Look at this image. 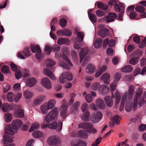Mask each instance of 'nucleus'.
Returning <instances> with one entry per match:
<instances>
[{
    "mask_svg": "<svg viewBox=\"0 0 146 146\" xmlns=\"http://www.w3.org/2000/svg\"><path fill=\"white\" fill-rule=\"evenodd\" d=\"M134 92V87L133 86L130 85L129 87L128 93V99H127V103L125 107L126 111L128 112H130L132 109L133 103L131 100Z\"/></svg>",
    "mask_w": 146,
    "mask_h": 146,
    "instance_id": "nucleus-1",
    "label": "nucleus"
},
{
    "mask_svg": "<svg viewBox=\"0 0 146 146\" xmlns=\"http://www.w3.org/2000/svg\"><path fill=\"white\" fill-rule=\"evenodd\" d=\"M58 115V110L57 108H55L46 115L44 120L47 123H49L57 119Z\"/></svg>",
    "mask_w": 146,
    "mask_h": 146,
    "instance_id": "nucleus-2",
    "label": "nucleus"
},
{
    "mask_svg": "<svg viewBox=\"0 0 146 146\" xmlns=\"http://www.w3.org/2000/svg\"><path fill=\"white\" fill-rule=\"evenodd\" d=\"M114 8L116 12H120L118 15V18L120 21H122V17L124 11V8L123 5L121 4L118 5L117 3H115L114 5Z\"/></svg>",
    "mask_w": 146,
    "mask_h": 146,
    "instance_id": "nucleus-3",
    "label": "nucleus"
},
{
    "mask_svg": "<svg viewBox=\"0 0 146 146\" xmlns=\"http://www.w3.org/2000/svg\"><path fill=\"white\" fill-rule=\"evenodd\" d=\"M73 78L72 74L70 72H63L59 77L60 83L63 84L66 80H71Z\"/></svg>",
    "mask_w": 146,
    "mask_h": 146,
    "instance_id": "nucleus-4",
    "label": "nucleus"
},
{
    "mask_svg": "<svg viewBox=\"0 0 146 146\" xmlns=\"http://www.w3.org/2000/svg\"><path fill=\"white\" fill-rule=\"evenodd\" d=\"M61 50L63 54V59L70 66H73L72 64L67 57V55H69L70 54L68 48L66 46H63L61 48Z\"/></svg>",
    "mask_w": 146,
    "mask_h": 146,
    "instance_id": "nucleus-5",
    "label": "nucleus"
},
{
    "mask_svg": "<svg viewBox=\"0 0 146 146\" xmlns=\"http://www.w3.org/2000/svg\"><path fill=\"white\" fill-rule=\"evenodd\" d=\"M60 143V139L57 136H52L49 137L47 139L48 143L50 145L56 146Z\"/></svg>",
    "mask_w": 146,
    "mask_h": 146,
    "instance_id": "nucleus-6",
    "label": "nucleus"
},
{
    "mask_svg": "<svg viewBox=\"0 0 146 146\" xmlns=\"http://www.w3.org/2000/svg\"><path fill=\"white\" fill-rule=\"evenodd\" d=\"M62 122H60L57 123L56 121H54L48 125V127L50 129H56V131H59L62 129Z\"/></svg>",
    "mask_w": 146,
    "mask_h": 146,
    "instance_id": "nucleus-7",
    "label": "nucleus"
},
{
    "mask_svg": "<svg viewBox=\"0 0 146 146\" xmlns=\"http://www.w3.org/2000/svg\"><path fill=\"white\" fill-rule=\"evenodd\" d=\"M71 144L72 146H86L87 143L83 140L76 139L73 140L71 142Z\"/></svg>",
    "mask_w": 146,
    "mask_h": 146,
    "instance_id": "nucleus-8",
    "label": "nucleus"
},
{
    "mask_svg": "<svg viewBox=\"0 0 146 146\" xmlns=\"http://www.w3.org/2000/svg\"><path fill=\"white\" fill-rule=\"evenodd\" d=\"M143 92L141 88H139L137 91L136 92V94L135 98L134 99H136L137 100H138L139 99V106L141 107L142 104H143L145 102V99L144 98H142L141 99H140V97H141L142 93Z\"/></svg>",
    "mask_w": 146,
    "mask_h": 146,
    "instance_id": "nucleus-9",
    "label": "nucleus"
},
{
    "mask_svg": "<svg viewBox=\"0 0 146 146\" xmlns=\"http://www.w3.org/2000/svg\"><path fill=\"white\" fill-rule=\"evenodd\" d=\"M102 113L100 111H95L92 115V122L96 123L99 121L102 118Z\"/></svg>",
    "mask_w": 146,
    "mask_h": 146,
    "instance_id": "nucleus-10",
    "label": "nucleus"
},
{
    "mask_svg": "<svg viewBox=\"0 0 146 146\" xmlns=\"http://www.w3.org/2000/svg\"><path fill=\"white\" fill-rule=\"evenodd\" d=\"M68 107V104L66 103H64L62 106L60 116L62 119H65L67 116V113L66 111Z\"/></svg>",
    "mask_w": 146,
    "mask_h": 146,
    "instance_id": "nucleus-11",
    "label": "nucleus"
},
{
    "mask_svg": "<svg viewBox=\"0 0 146 146\" xmlns=\"http://www.w3.org/2000/svg\"><path fill=\"white\" fill-rule=\"evenodd\" d=\"M22 124V122L21 119H15L13 121L11 126L13 129L17 130L21 126Z\"/></svg>",
    "mask_w": 146,
    "mask_h": 146,
    "instance_id": "nucleus-12",
    "label": "nucleus"
},
{
    "mask_svg": "<svg viewBox=\"0 0 146 146\" xmlns=\"http://www.w3.org/2000/svg\"><path fill=\"white\" fill-rule=\"evenodd\" d=\"M41 83L44 87L47 89H49L52 87L51 83L47 77L44 78L42 80Z\"/></svg>",
    "mask_w": 146,
    "mask_h": 146,
    "instance_id": "nucleus-13",
    "label": "nucleus"
},
{
    "mask_svg": "<svg viewBox=\"0 0 146 146\" xmlns=\"http://www.w3.org/2000/svg\"><path fill=\"white\" fill-rule=\"evenodd\" d=\"M89 50V49L86 47L82 49L79 54L80 62H82L84 57L88 54Z\"/></svg>",
    "mask_w": 146,
    "mask_h": 146,
    "instance_id": "nucleus-14",
    "label": "nucleus"
},
{
    "mask_svg": "<svg viewBox=\"0 0 146 146\" xmlns=\"http://www.w3.org/2000/svg\"><path fill=\"white\" fill-rule=\"evenodd\" d=\"M120 117L117 115H116L114 117L112 120L110 121L109 123V126L110 127L112 128L113 127L114 124L116 123L117 125H119L120 121L119 119Z\"/></svg>",
    "mask_w": 146,
    "mask_h": 146,
    "instance_id": "nucleus-15",
    "label": "nucleus"
},
{
    "mask_svg": "<svg viewBox=\"0 0 146 146\" xmlns=\"http://www.w3.org/2000/svg\"><path fill=\"white\" fill-rule=\"evenodd\" d=\"M78 127L79 128L87 129L91 128L92 127L93 125L90 123L84 122L79 123L78 125Z\"/></svg>",
    "mask_w": 146,
    "mask_h": 146,
    "instance_id": "nucleus-16",
    "label": "nucleus"
},
{
    "mask_svg": "<svg viewBox=\"0 0 146 146\" xmlns=\"http://www.w3.org/2000/svg\"><path fill=\"white\" fill-rule=\"evenodd\" d=\"M127 92L124 93L122 98L120 106L119 108L120 111H122L124 109V105L125 103H127Z\"/></svg>",
    "mask_w": 146,
    "mask_h": 146,
    "instance_id": "nucleus-17",
    "label": "nucleus"
},
{
    "mask_svg": "<svg viewBox=\"0 0 146 146\" xmlns=\"http://www.w3.org/2000/svg\"><path fill=\"white\" fill-rule=\"evenodd\" d=\"M87 131L83 130L79 131L78 133V137L82 138L87 139L88 136Z\"/></svg>",
    "mask_w": 146,
    "mask_h": 146,
    "instance_id": "nucleus-18",
    "label": "nucleus"
},
{
    "mask_svg": "<svg viewBox=\"0 0 146 146\" xmlns=\"http://www.w3.org/2000/svg\"><path fill=\"white\" fill-rule=\"evenodd\" d=\"M96 70L94 65L92 64H89L87 66L86 71L87 73L91 74L95 72Z\"/></svg>",
    "mask_w": 146,
    "mask_h": 146,
    "instance_id": "nucleus-19",
    "label": "nucleus"
},
{
    "mask_svg": "<svg viewBox=\"0 0 146 146\" xmlns=\"http://www.w3.org/2000/svg\"><path fill=\"white\" fill-rule=\"evenodd\" d=\"M80 103L79 102H76L74 103L70 109L71 113H75L77 112L78 108L80 106Z\"/></svg>",
    "mask_w": 146,
    "mask_h": 146,
    "instance_id": "nucleus-20",
    "label": "nucleus"
},
{
    "mask_svg": "<svg viewBox=\"0 0 146 146\" xmlns=\"http://www.w3.org/2000/svg\"><path fill=\"white\" fill-rule=\"evenodd\" d=\"M44 74L53 80H55V77L54 74L49 70L45 68L43 71Z\"/></svg>",
    "mask_w": 146,
    "mask_h": 146,
    "instance_id": "nucleus-21",
    "label": "nucleus"
},
{
    "mask_svg": "<svg viewBox=\"0 0 146 146\" xmlns=\"http://www.w3.org/2000/svg\"><path fill=\"white\" fill-rule=\"evenodd\" d=\"M109 31L107 29H102L98 31V34L102 38L106 37L109 34Z\"/></svg>",
    "mask_w": 146,
    "mask_h": 146,
    "instance_id": "nucleus-22",
    "label": "nucleus"
},
{
    "mask_svg": "<svg viewBox=\"0 0 146 146\" xmlns=\"http://www.w3.org/2000/svg\"><path fill=\"white\" fill-rule=\"evenodd\" d=\"M110 75L108 73H106L100 77V79L101 80L103 81L104 83L109 84L110 83Z\"/></svg>",
    "mask_w": 146,
    "mask_h": 146,
    "instance_id": "nucleus-23",
    "label": "nucleus"
},
{
    "mask_svg": "<svg viewBox=\"0 0 146 146\" xmlns=\"http://www.w3.org/2000/svg\"><path fill=\"white\" fill-rule=\"evenodd\" d=\"M104 99L108 106L110 107L113 106V100L112 98L110 96H106L104 97Z\"/></svg>",
    "mask_w": 146,
    "mask_h": 146,
    "instance_id": "nucleus-24",
    "label": "nucleus"
},
{
    "mask_svg": "<svg viewBox=\"0 0 146 146\" xmlns=\"http://www.w3.org/2000/svg\"><path fill=\"white\" fill-rule=\"evenodd\" d=\"M97 106L102 109H104L105 108V105L103 100L100 98L97 99L96 101Z\"/></svg>",
    "mask_w": 146,
    "mask_h": 146,
    "instance_id": "nucleus-25",
    "label": "nucleus"
},
{
    "mask_svg": "<svg viewBox=\"0 0 146 146\" xmlns=\"http://www.w3.org/2000/svg\"><path fill=\"white\" fill-rule=\"evenodd\" d=\"M14 116L16 117L22 118L24 115V111L23 109H20L15 111L14 113Z\"/></svg>",
    "mask_w": 146,
    "mask_h": 146,
    "instance_id": "nucleus-26",
    "label": "nucleus"
},
{
    "mask_svg": "<svg viewBox=\"0 0 146 146\" xmlns=\"http://www.w3.org/2000/svg\"><path fill=\"white\" fill-rule=\"evenodd\" d=\"M109 91V88L103 86H101L99 89V93L102 95L107 94Z\"/></svg>",
    "mask_w": 146,
    "mask_h": 146,
    "instance_id": "nucleus-27",
    "label": "nucleus"
},
{
    "mask_svg": "<svg viewBox=\"0 0 146 146\" xmlns=\"http://www.w3.org/2000/svg\"><path fill=\"white\" fill-rule=\"evenodd\" d=\"M37 81L34 78H29L27 81L26 85L31 87L34 86L36 83Z\"/></svg>",
    "mask_w": 146,
    "mask_h": 146,
    "instance_id": "nucleus-28",
    "label": "nucleus"
},
{
    "mask_svg": "<svg viewBox=\"0 0 146 146\" xmlns=\"http://www.w3.org/2000/svg\"><path fill=\"white\" fill-rule=\"evenodd\" d=\"M25 98L27 99L31 98L33 96V93L31 91L26 90L23 93Z\"/></svg>",
    "mask_w": 146,
    "mask_h": 146,
    "instance_id": "nucleus-29",
    "label": "nucleus"
},
{
    "mask_svg": "<svg viewBox=\"0 0 146 146\" xmlns=\"http://www.w3.org/2000/svg\"><path fill=\"white\" fill-rule=\"evenodd\" d=\"M2 110L5 112H8L12 110L11 106L7 103L3 104L1 108Z\"/></svg>",
    "mask_w": 146,
    "mask_h": 146,
    "instance_id": "nucleus-30",
    "label": "nucleus"
},
{
    "mask_svg": "<svg viewBox=\"0 0 146 146\" xmlns=\"http://www.w3.org/2000/svg\"><path fill=\"white\" fill-rule=\"evenodd\" d=\"M13 137L12 136L8 135H4V144H7L9 143H11L13 141Z\"/></svg>",
    "mask_w": 146,
    "mask_h": 146,
    "instance_id": "nucleus-31",
    "label": "nucleus"
},
{
    "mask_svg": "<svg viewBox=\"0 0 146 146\" xmlns=\"http://www.w3.org/2000/svg\"><path fill=\"white\" fill-rule=\"evenodd\" d=\"M7 97L8 101L10 102H13L15 101V95L11 92L7 94Z\"/></svg>",
    "mask_w": 146,
    "mask_h": 146,
    "instance_id": "nucleus-32",
    "label": "nucleus"
},
{
    "mask_svg": "<svg viewBox=\"0 0 146 146\" xmlns=\"http://www.w3.org/2000/svg\"><path fill=\"white\" fill-rule=\"evenodd\" d=\"M90 113L88 112L86 113H83L81 116V117L82 120L84 121H88L89 120Z\"/></svg>",
    "mask_w": 146,
    "mask_h": 146,
    "instance_id": "nucleus-33",
    "label": "nucleus"
},
{
    "mask_svg": "<svg viewBox=\"0 0 146 146\" xmlns=\"http://www.w3.org/2000/svg\"><path fill=\"white\" fill-rule=\"evenodd\" d=\"M69 42L70 41L68 39L62 38H59L58 41V43L59 45L64 44H67L69 43Z\"/></svg>",
    "mask_w": 146,
    "mask_h": 146,
    "instance_id": "nucleus-34",
    "label": "nucleus"
},
{
    "mask_svg": "<svg viewBox=\"0 0 146 146\" xmlns=\"http://www.w3.org/2000/svg\"><path fill=\"white\" fill-rule=\"evenodd\" d=\"M133 68L132 66L130 65H127L123 67L121 71L122 72H129L132 71Z\"/></svg>",
    "mask_w": 146,
    "mask_h": 146,
    "instance_id": "nucleus-35",
    "label": "nucleus"
},
{
    "mask_svg": "<svg viewBox=\"0 0 146 146\" xmlns=\"http://www.w3.org/2000/svg\"><path fill=\"white\" fill-rule=\"evenodd\" d=\"M56 101L54 99H51L49 100L48 103H46L48 108V109L50 110L53 108L56 104Z\"/></svg>",
    "mask_w": 146,
    "mask_h": 146,
    "instance_id": "nucleus-36",
    "label": "nucleus"
},
{
    "mask_svg": "<svg viewBox=\"0 0 146 146\" xmlns=\"http://www.w3.org/2000/svg\"><path fill=\"white\" fill-rule=\"evenodd\" d=\"M5 133L7 134L13 135L15 133L12 130L11 127V125H9L6 127L5 128Z\"/></svg>",
    "mask_w": 146,
    "mask_h": 146,
    "instance_id": "nucleus-37",
    "label": "nucleus"
},
{
    "mask_svg": "<svg viewBox=\"0 0 146 146\" xmlns=\"http://www.w3.org/2000/svg\"><path fill=\"white\" fill-rule=\"evenodd\" d=\"M113 97L112 96V98H115V102L116 104H118L121 100V96L120 95L119 93L117 91H116L115 93V96L113 95Z\"/></svg>",
    "mask_w": 146,
    "mask_h": 146,
    "instance_id": "nucleus-38",
    "label": "nucleus"
},
{
    "mask_svg": "<svg viewBox=\"0 0 146 146\" xmlns=\"http://www.w3.org/2000/svg\"><path fill=\"white\" fill-rule=\"evenodd\" d=\"M102 39L100 38H98L94 44V46L96 48H100L102 46Z\"/></svg>",
    "mask_w": 146,
    "mask_h": 146,
    "instance_id": "nucleus-39",
    "label": "nucleus"
},
{
    "mask_svg": "<svg viewBox=\"0 0 146 146\" xmlns=\"http://www.w3.org/2000/svg\"><path fill=\"white\" fill-rule=\"evenodd\" d=\"M44 98V96H40L34 100V103L36 105L39 104L43 101Z\"/></svg>",
    "mask_w": 146,
    "mask_h": 146,
    "instance_id": "nucleus-40",
    "label": "nucleus"
},
{
    "mask_svg": "<svg viewBox=\"0 0 146 146\" xmlns=\"http://www.w3.org/2000/svg\"><path fill=\"white\" fill-rule=\"evenodd\" d=\"M88 14L90 20L92 22L96 23L97 20L96 16L93 13L90 14L89 12H88Z\"/></svg>",
    "mask_w": 146,
    "mask_h": 146,
    "instance_id": "nucleus-41",
    "label": "nucleus"
},
{
    "mask_svg": "<svg viewBox=\"0 0 146 146\" xmlns=\"http://www.w3.org/2000/svg\"><path fill=\"white\" fill-rule=\"evenodd\" d=\"M4 118L5 121L9 122L12 119V115L10 113H6L5 115Z\"/></svg>",
    "mask_w": 146,
    "mask_h": 146,
    "instance_id": "nucleus-42",
    "label": "nucleus"
},
{
    "mask_svg": "<svg viewBox=\"0 0 146 146\" xmlns=\"http://www.w3.org/2000/svg\"><path fill=\"white\" fill-rule=\"evenodd\" d=\"M40 109L42 113L44 114L46 113L48 111V110H49L46 103L41 106Z\"/></svg>",
    "mask_w": 146,
    "mask_h": 146,
    "instance_id": "nucleus-43",
    "label": "nucleus"
},
{
    "mask_svg": "<svg viewBox=\"0 0 146 146\" xmlns=\"http://www.w3.org/2000/svg\"><path fill=\"white\" fill-rule=\"evenodd\" d=\"M39 124L38 123H33L29 130V132H31L35 129H38L39 127Z\"/></svg>",
    "mask_w": 146,
    "mask_h": 146,
    "instance_id": "nucleus-44",
    "label": "nucleus"
},
{
    "mask_svg": "<svg viewBox=\"0 0 146 146\" xmlns=\"http://www.w3.org/2000/svg\"><path fill=\"white\" fill-rule=\"evenodd\" d=\"M41 51L40 48H39L38 47V50H36L35 55L36 58L38 59H42L43 58Z\"/></svg>",
    "mask_w": 146,
    "mask_h": 146,
    "instance_id": "nucleus-45",
    "label": "nucleus"
},
{
    "mask_svg": "<svg viewBox=\"0 0 146 146\" xmlns=\"http://www.w3.org/2000/svg\"><path fill=\"white\" fill-rule=\"evenodd\" d=\"M97 7L100 9L106 10L108 9V6L107 5H104L101 2H100L98 4Z\"/></svg>",
    "mask_w": 146,
    "mask_h": 146,
    "instance_id": "nucleus-46",
    "label": "nucleus"
},
{
    "mask_svg": "<svg viewBox=\"0 0 146 146\" xmlns=\"http://www.w3.org/2000/svg\"><path fill=\"white\" fill-rule=\"evenodd\" d=\"M67 20L65 18H63L60 19L59 24L62 28H64L67 25Z\"/></svg>",
    "mask_w": 146,
    "mask_h": 146,
    "instance_id": "nucleus-47",
    "label": "nucleus"
},
{
    "mask_svg": "<svg viewBox=\"0 0 146 146\" xmlns=\"http://www.w3.org/2000/svg\"><path fill=\"white\" fill-rule=\"evenodd\" d=\"M31 51L29 47L25 48L23 50V52L24 55L27 57H29L31 55Z\"/></svg>",
    "mask_w": 146,
    "mask_h": 146,
    "instance_id": "nucleus-48",
    "label": "nucleus"
},
{
    "mask_svg": "<svg viewBox=\"0 0 146 146\" xmlns=\"http://www.w3.org/2000/svg\"><path fill=\"white\" fill-rule=\"evenodd\" d=\"M139 60V57L138 56L133 57L129 60V62L130 64L133 65H134L137 63Z\"/></svg>",
    "mask_w": 146,
    "mask_h": 146,
    "instance_id": "nucleus-49",
    "label": "nucleus"
},
{
    "mask_svg": "<svg viewBox=\"0 0 146 146\" xmlns=\"http://www.w3.org/2000/svg\"><path fill=\"white\" fill-rule=\"evenodd\" d=\"M42 132L38 131H35L33 133V137L36 138L40 137L42 136Z\"/></svg>",
    "mask_w": 146,
    "mask_h": 146,
    "instance_id": "nucleus-50",
    "label": "nucleus"
},
{
    "mask_svg": "<svg viewBox=\"0 0 146 146\" xmlns=\"http://www.w3.org/2000/svg\"><path fill=\"white\" fill-rule=\"evenodd\" d=\"M71 55L74 60L76 62H77L78 60V56L76 52L74 50L72 51Z\"/></svg>",
    "mask_w": 146,
    "mask_h": 146,
    "instance_id": "nucleus-51",
    "label": "nucleus"
},
{
    "mask_svg": "<svg viewBox=\"0 0 146 146\" xmlns=\"http://www.w3.org/2000/svg\"><path fill=\"white\" fill-rule=\"evenodd\" d=\"M56 62L53 60L51 59H48V62L46 64V67L47 68L52 67L56 64Z\"/></svg>",
    "mask_w": 146,
    "mask_h": 146,
    "instance_id": "nucleus-52",
    "label": "nucleus"
},
{
    "mask_svg": "<svg viewBox=\"0 0 146 146\" xmlns=\"http://www.w3.org/2000/svg\"><path fill=\"white\" fill-rule=\"evenodd\" d=\"M77 37L79 42H82L83 40L84 37V34L81 32H78L77 33Z\"/></svg>",
    "mask_w": 146,
    "mask_h": 146,
    "instance_id": "nucleus-53",
    "label": "nucleus"
},
{
    "mask_svg": "<svg viewBox=\"0 0 146 146\" xmlns=\"http://www.w3.org/2000/svg\"><path fill=\"white\" fill-rule=\"evenodd\" d=\"M101 86L102 85H101L99 83H95L92 86V89L94 90H96L98 89H99Z\"/></svg>",
    "mask_w": 146,
    "mask_h": 146,
    "instance_id": "nucleus-54",
    "label": "nucleus"
},
{
    "mask_svg": "<svg viewBox=\"0 0 146 146\" xmlns=\"http://www.w3.org/2000/svg\"><path fill=\"white\" fill-rule=\"evenodd\" d=\"M31 50L33 53H35L38 50V47L39 48H40L39 46L38 45H36L35 46V45L31 44L30 45Z\"/></svg>",
    "mask_w": 146,
    "mask_h": 146,
    "instance_id": "nucleus-55",
    "label": "nucleus"
},
{
    "mask_svg": "<svg viewBox=\"0 0 146 146\" xmlns=\"http://www.w3.org/2000/svg\"><path fill=\"white\" fill-rule=\"evenodd\" d=\"M1 70L2 72L3 73L7 74L9 72V67L6 65L3 66Z\"/></svg>",
    "mask_w": 146,
    "mask_h": 146,
    "instance_id": "nucleus-56",
    "label": "nucleus"
},
{
    "mask_svg": "<svg viewBox=\"0 0 146 146\" xmlns=\"http://www.w3.org/2000/svg\"><path fill=\"white\" fill-rule=\"evenodd\" d=\"M135 10L140 13H142L145 11V8L144 7L140 5H138L135 8Z\"/></svg>",
    "mask_w": 146,
    "mask_h": 146,
    "instance_id": "nucleus-57",
    "label": "nucleus"
},
{
    "mask_svg": "<svg viewBox=\"0 0 146 146\" xmlns=\"http://www.w3.org/2000/svg\"><path fill=\"white\" fill-rule=\"evenodd\" d=\"M121 77V75L120 73H116L114 76V82H116L119 80Z\"/></svg>",
    "mask_w": 146,
    "mask_h": 146,
    "instance_id": "nucleus-58",
    "label": "nucleus"
},
{
    "mask_svg": "<svg viewBox=\"0 0 146 146\" xmlns=\"http://www.w3.org/2000/svg\"><path fill=\"white\" fill-rule=\"evenodd\" d=\"M52 50V47L47 45L45 48L44 52L47 55H49L50 54Z\"/></svg>",
    "mask_w": 146,
    "mask_h": 146,
    "instance_id": "nucleus-59",
    "label": "nucleus"
},
{
    "mask_svg": "<svg viewBox=\"0 0 146 146\" xmlns=\"http://www.w3.org/2000/svg\"><path fill=\"white\" fill-rule=\"evenodd\" d=\"M60 65L62 67L67 69H68L70 68V67L66 63L62 62L60 63Z\"/></svg>",
    "mask_w": 146,
    "mask_h": 146,
    "instance_id": "nucleus-60",
    "label": "nucleus"
},
{
    "mask_svg": "<svg viewBox=\"0 0 146 146\" xmlns=\"http://www.w3.org/2000/svg\"><path fill=\"white\" fill-rule=\"evenodd\" d=\"M81 109L83 113H86L89 111L87 110V104L86 103H84L82 105Z\"/></svg>",
    "mask_w": 146,
    "mask_h": 146,
    "instance_id": "nucleus-61",
    "label": "nucleus"
},
{
    "mask_svg": "<svg viewBox=\"0 0 146 146\" xmlns=\"http://www.w3.org/2000/svg\"><path fill=\"white\" fill-rule=\"evenodd\" d=\"M85 98L86 101L88 102H91L93 100V98L90 94H87L86 95Z\"/></svg>",
    "mask_w": 146,
    "mask_h": 146,
    "instance_id": "nucleus-62",
    "label": "nucleus"
},
{
    "mask_svg": "<svg viewBox=\"0 0 146 146\" xmlns=\"http://www.w3.org/2000/svg\"><path fill=\"white\" fill-rule=\"evenodd\" d=\"M72 34L71 31L68 29H64V35L68 36H70Z\"/></svg>",
    "mask_w": 146,
    "mask_h": 146,
    "instance_id": "nucleus-63",
    "label": "nucleus"
},
{
    "mask_svg": "<svg viewBox=\"0 0 146 146\" xmlns=\"http://www.w3.org/2000/svg\"><path fill=\"white\" fill-rule=\"evenodd\" d=\"M15 76L16 78L18 79H19L22 77V74L21 71L18 70L16 71L15 72Z\"/></svg>",
    "mask_w": 146,
    "mask_h": 146,
    "instance_id": "nucleus-64",
    "label": "nucleus"
}]
</instances>
